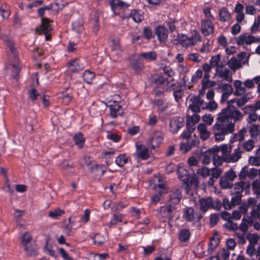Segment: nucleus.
I'll return each instance as SVG.
<instances>
[{"label": "nucleus", "instance_id": "f257e3e1", "mask_svg": "<svg viewBox=\"0 0 260 260\" xmlns=\"http://www.w3.org/2000/svg\"><path fill=\"white\" fill-rule=\"evenodd\" d=\"M253 98L251 92L246 93L239 99L231 100L226 108L218 113L216 122L212 127L215 141H222L225 136L235 131V123L241 120L244 115L237 107H240Z\"/></svg>", "mask_w": 260, "mask_h": 260}, {"label": "nucleus", "instance_id": "f03ea898", "mask_svg": "<svg viewBox=\"0 0 260 260\" xmlns=\"http://www.w3.org/2000/svg\"><path fill=\"white\" fill-rule=\"evenodd\" d=\"M232 146L229 144H224L219 146H214L212 148L213 152L217 153L221 152L223 160L228 163H235L237 162L241 158L242 151L240 146L234 150V152L231 154Z\"/></svg>", "mask_w": 260, "mask_h": 260}, {"label": "nucleus", "instance_id": "7ed1b4c3", "mask_svg": "<svg viewBox=\"0 0 260 260\" xmlns=\"http://www.w3.org/2000/svg\"><path fill=\"white\" fill-rule=\"evenodd\" d=\"M177 168L178 177L185 185V189H189L194 182L197 183L196 175L189 166L180 164L178 165Z\"/></svg>", "mask_w": 260, "mask_h": 260}, {"label": "nucleus", "instance_id": "20e7f679", "mask_svg": "<svg viewBox=\"0 0 260 260\" xmlns=\"http://www.w3.org/2000/svg\"><path fill=\"white\" fill-rule=\"evenodd\" d=\"M154 91L156 95H158L167 91L174 89L175 85L173 79L169 81L162 75H158L154 81Z\"/></svg>", "mask_w": 260, "mask_h": 260}, {"label": "nucleus", "instance_id": "39448f33", "mask_svg": "<svg viewBox=\"0 0 260 260\" xmlns=\"http://www.w3.org/2000/svg\"><path fill=\"white\" fill-rule=\"evenodd\" d=\"M135 156L137 158L146 160L150 156V151L148 148L139 142L136 144V152Z\"/></svg>", "mask_w": 260, "mask_h": 260}, {"label": "nucleus", "instance_id": "423d86ee", "mask_svg": "<svg viewBox=\"0 0 260 260\" xmlns=\"http://www.w3.org/2000/svg\"><path fill=\"white\" fill-rule=\"evenodd\" d=\"M236 41L239 45H249L255 42H260V38H255L252 35L242 34L236 39Z\"/></svg>", "mask_w": 260, "mask_h": 260}, {"label": "nucleus", "instance_id": "0eeeda50", "mask_svg": "<svg viewBox=\"0 0 260 260\" xmlns=\"http://www.w3.org/2000/svg\"><path fill=\"white\" fill-rule=\"evenodd\" d=\"M164 140V134L160 131L153 132L150 135L149 139L150 144L152 149H154L155 146H158L162 143Z\"/></svg>", "mask_w": 260, "mask_h": 260}, {"label": "nucleus", "instance_id": "6e6552de", "mask_svg": "<svg viewBox=\"0 0 260 260\" xmlns=\"http://www.w3.org/2000/svg\"><path fill=\"white\" fill-rule=\"evenodd\" d=\"M109 105L110 110V115L113 118H116L118 115H121L123 113V109L119 103L114 101H110Z\"/></svg>", "mask_w": 260, "mask_h": 260}, {"label": "nucleus", "instance_id": "1a4fd4ad", "mask_svg": "<svg viewBox=\"0 0 260 260\" xmlns=\"http://www.w3.org/2000/svg\"><path fill=\"white\" fill-rule=\"evenodd\" d=\"M200 116L197 113H194L191 116H186V127L190 132H193L196 128L195 125L200 121Z\"/></svg>", "mask_w": 260, "mask_h": 260}, {"label": "nucleus", "instance_id": "9d476101", "mask_svg": "<svg viewBox=\"0 0 260 260\" xmlns=\"http://www.w3.org/2000/svg\"><path fill=\"white\" fill-rule=\"evenodd\" d=\"M52 29V27L49 22V20L46 18L42 19L41 25L37 28V31L40 33H43L45 36L46 40H49L50 36L48 35Z\"/></svg>", "mask_w": 260, "mask_h": 260}, {"label": "nucleus", "instance_id": "9b49d317", "mask_svg": "<svg viewBox=\"0 0 260 260\" xmlns=\"http://www.w3.org/2000/svg\"><path fill=\"white\" fill-rule=\"evenodd\" d=\"M245 88L252 89L255 87V84L257 85V92H260V76H256L252 79H247L243 82Z\"/></svg>", "mask_w": 260, "mask_h": 260}, {"label": "nucleus", "instance_id": "f8f14e48", "mask_svg": "<svg viewBox=\"0 0 260 260\" xmlns=\"http://www.w3.org/2000/svg\"><path fill=\"white\" fill-rule=\"evenodd\" d=\"M183 125V120L181 117H175L170 121V130L173 133H177Z\"/></svg>", "mask_w": 260, "mask_h": 260}, {"label": "nucleus", "instance_id": "ddd939ff", "mask_svg": "<svg viewBox=\"0 0 260 260\" xmlns=\"http://www.w3.org/2000/svg\"><path fill=\"white\" fill-rule=\"evenodd\" d=\"M83 63L77 58L71 60L68 63V69L71 72H77L84 69Z\"/></svg>", "mask_w": 260, "mask_h": 260}, {"label": "nucleus", "instance_id": "4468645a", "mask_svg": "<svg viewBox=\"0 0 260 260\" xmlns=\"http://www.w3.org/2000/svg\"><path fill=\"white\" fill-rule=\"evenodd\" d=\"M200 209L203 212H206L208 210L213 208L214 203L212 198L207 197L200 199Z\"/></svg>", "mask_w": 260, "mask_h": 260}, {"label": "nucleus", "instance_id": "2eb2a0df", "mask_svg": "<svg viewBox=\"0 0 260 260\" xmlns=\"http://www.w3.org/2000/svg\"><path fill=\"white\" fill-rule=\"evenodd\" d=\"M177 40L180 45H181L183 47L186 48L194 46L190 37L185 34H178L177 36Z\"/></svg>", "mask_w": 260, "mask_h": 260}, {"label": "nucleus", "instance_id": "dca6fc26", "mask_svg": "<svg viewBox=\"0 0 260 260\" xmlns=\"http://www.w3.org/2000/svg\"><path fill=\"white\" fill-rule=\"evenodd\" d=\"M155 33L158 40L160 42H165L167 41L168 31L164 26H158L155 29Z\"/></svg>", "mask_w": 260, "mask_h": 260}, {"label": "nucleus", "instance_id": "f3484780", "mask_svg": "<svg viewBox=\"0 0 260 260\" xmlns=\"http://www.w3.org/2000/svg\"><path fill=\"white\" fill-rule=\"evenodd\" d=\"M182 198V193L178 188L173 189L170 193V199L169 202L172 204L177 205L179 203Z\"/></svg>", "mask_w": 260, "mask_h": 260}, {"label": "nucleus", "instance_id": "a211bd4d", "mask_svg": "<svg viewBox=\"0 0 260 260\" xmlns=\"http://www.w3.org/2000/svg\"><path fill=\"white\" fill-rule=\"evenodd\" d=\"M201 30L205 36L212 34L214 31V27L211 21L208 20H203L201 23Z\"/></svg>", "mask_w": 260, "mask_h": 260}, {"label": "nucleus", "instance_id": "6ab92c4d", "mask_svg": "<svg viewBox=\"0 0 260 260\" xmlns=\"http://www.w3.org/2000/svg\"><path fill=\"white\" fill-rule=\"evenodd\" d=\"M7 74L13 78L17 79L18 76L20 71L19 64L16 62L13 64H9L6 67Z\"/></svg>", "mask_w": 260, "mask_h": 260}, {"label": "nucleus", "instance_id": "aec40b11", "mask_svg": "<svg viewBox=\"0 0 260 260\" xmlns=\"http://www.w3.org/2000/svg\"><path fill=\"white\" fill-rule=\"evenodd\" d=\"M197 131L198 132L200 138L205 141L208 139L210 136V133L208 130L207 126L204 123H200L197 126Z\"/></svg>", "mask_w": 260, "mask_h": 260}, {"label": "nucleus", "instance_id": "412c9836", "mask_svg": "<svg viewBox=\"0 0 260 260\" xmlns=\"http://www.w3.org/2000/svg\"><path fill=\"white\" fill-rule=\"evenodd\" d=\"M216 73L219 76L228 81H232V76L230 75V71L225 68H224L222 66L217 67L216 69Z\"/></svg>", "mask_w": 260, "mask_h": 260}, {"label": "nucleus", "instance_id": "4be33fe9", "mask_svg": "<svg viewBox=\"0 0 260 260\" xmlns=\"http://www.w3.org/2000/svg\"><path fill=\"white\" fill-rule=\"evenodd\" d=\"M234 11L236 13V20L238 23H241L245 18L244 11V6L238 3L236 5Z\"/></svg>", "mask_w": 260, "mask_h": 260}, {"label": "nucleus", "instance_id": "5701e85b", "mask_svg": "<svg viewBox=\"0 0 260 260\" xmlns=\"http://www.w3.org/2000/svg\"><path fill=\"white\" fill-rule=\"evenodd\" d=\"M221 89L222 94L221 95V102H223L227 100L228 96L233 92V88L231 85L224 84L222 85Z\"/></svg>", "mask_w": 260, "mask_h": 260}, {"label": "nucleus", "instance_id": "b1692460", "mask_svg": "<svg viewBox=\"0 0 260 260\" xmlns=\"http://www.w3.org/2000/svg\"><path fill=\"white\" fill-rule=\"evenodd\" d=\"M110 5L113 13L116 15H120V12H117V8L120 7H128V5L119 0H111L110 1Z\"/></svg>", "mask_w": 260, "mask_h": 260}, {"label": "nucleus", "instance_id": "393cba45", "mask_svg": "<svg viewBox=\"0 0 260 260\" xmlns=\"http://www.w3.org/2000/svg\"><path fill=\"white\" fill-rule=\"evenodd\" d=\"M219 243V238L218 234H215L210 239L209 243L208 252L211 253L217 247Z\"/></svg>", "mask_w": 260, "mask_h": 260}, {"label": "nucleus", "instance_id": "a878e982", "mask_svg": "<svg viewBox=\"0 0 260 260\" xmlns=\"http://www.w3.org/2000/svg\"><path fill=\"white\" fill-rule=\"evenodd\" d=\"M111 48L113 55H118L122 52L119 40L117 39H114L112 40Z\"/></svg>", "mask_w": 260, "mask_h": 260}, {"label": "nucleus", "instance_id": "bb28decb", "mask_svg": "<svg viewBox=\"0 0 260 260\" xmlns=\"http://www.w3.org/2000/svg\"><path fill=\"white\" fill-rule=\"evenodd\" d=\"M139 56L147 61H153L157 58V54L154 51L142 52Z\"/></svg>", "mask_w": 260, "mask_h": 260}, {"label": "nucleus", "instance_id": "cd10ccee", "mask_svg": "<svg viewBox=\"0 0 260 260\" xmlns=\"http://www.w3.org/2000/svg\"><path fill=\"white\" fill-rule=\"evenodd\" d=\"M229 67L232 70H236L242 68V66L240 61L236 57H232L228 62Z\"/></svg>", "mask_w": 260, "mask_h": 260}, {"label": "nucleus", "instance_id": "c85d7f7f", "mask_svg": "<svg viewBox=\"0 0 260 260\" xmlns=\"http://www.w3.org/2000/svg\"><path fill=\"white\" fill-rule=\"evenodd\" d=\"M219 19L221 21L225 22L230 20L231 16L229 10L225 7L221 8L219 12Z\"/></svg>", "mask_w": 260, "mask_h": 260}, {"label": "nucleus", "instance_id": "c756f323", "mask_svg": "<svg viewBox=\"0 0 260 260\" xmlns=\"http://www.w3.org/2000/svg\"><path fill=\"white\" fill-rule=\"evenodd\" d=\"M243 83L240 80H236L234 83V86L235 88V94L241 95L245 91V86H243Z\"/></svg>", "mask_w": 260, "mask_h": 260}, {"label": "nucleus", "instance_id": "7c9ffc66", "mask_svg": "<svg viewBox=\"0 0 260 260\" xmlns=\"http://www.w3.org/2000/svg\"><path fill=\"white\" fill-rule=\"evenodd\" d=\"M189 101L191 103L188 106V108L194 113H198L200 112L201 109L196 99V96H191Z\"/></svg>", "mask_w": 260, "mask_h": 260}, {"label": "nucleus", "instance_id": "2f4dec72", "mask_svg": "<svg viewBox=\"0 0 260 260\" xmlns=\"http://www.w3.org/2000/svg\"><path fill=\"white\" fill-rule=\"evenodd\" d=\"M129 157L125 154H121L119 155L115 159L116 164L120 167H123L128 161Z\"/></svg>", "mask_w": 260, "mask_h": 260}, {"label": "nucleus", "instance_id": "473e14b6", "mask_svg": "<svg viewBox=\"0 0 260 260\" xmlns=\"http://www.w3.org/2000/svg\"><path fill=\"white\" fill-rule=\"evenodd\" d=\"M130 17L136 22H141L144 18L142 12L140 11L134 10L131 12Z\"/></svg>", "mask_w": 260, "mask_h": 260}, {"label": "nucleus", "instance_id": "72a5a7b5", "mask_svg": "<svg viewBox=\"0 0 260 260\" xmlns=\"http://www.w3.org/2000/svg\"><path fill=\"white\" fill-rule=\"evenodd\" d=\"M32 236L28 232L24 233L21 236V244L22 247L32 244L31 241Z\"/></svg>", "mask_w": 260, "mask_h": 260}, {"label": "nucleus", "instance_id": "f704fd0d", "mask_svg": "<svg viewBox=\"0 0 260 260\" xmlns=\"http://www.w3.org/2000/svg\"><path fill=\"white\" fill-rule=\"evenodd\" d=\"M192 42L193 45L202 42V37L197 30H192L190 31V37H189Z\"/></svg>", "mask_w": 260, "mask_h": 260}, {"label": "nucleus", "instance_id": "c9c22d12", "mask_svg": "<svg viewBox=\"0 0 260 260\" xmlns=\"http://www.w3.org/2000/svg\"><path fill=\"white\" fill-rule=\"evenodd\" d=\"M122 219V215L121 214H114L110 221L106 224V225L109 228H111L118 222H121Z\"/></svg>", "mask_w": 260, "mask_h": 260}, {"label": "nucleus", "instance_id": "e433bc0d", "mask_svg": "<svg viewBox=\"0 0 260 260\" xmlns=\"http://www.w3.org/2000/svg\"><path fill=\"white\" fill-rule=\"evenodd\" d=\"M0 14L3 19H8L10 15V10L8 6L3 4L0 8Z\"/></svg>", "mask_w": 260, "mask_h": 260}, {"label": "nucleus", "instance_id": "4c0bfd02", "mask_svg": "<svg viewBox=\"0 0 260 260\" xmlns=\"http://www.w3.org/2000/svg\"><path fill=\"white\" fill-rule=\"evenodd\" d=\"M64 213V211L59 208H56L51 210L48 214V216L50 217L56 219L59 217L62 216Z\"/></svg>", "mask_w": 260, "mask_h": 260}, {"label": "nucleus", "instance_id": "58836bf2", "mask_svg": "<svg viewBox=\"0 0 260 260\" xmlns=\"http://www.w3.org/2000/svg\"><path fill=\"white\" fill-rule=\"evenodd\" d=\"M23 248L28 255L34 256L37 254V247L32 244L23 247Z\"/></svg>", "mask_w": 260, "mask_h": 260}, {"label": "nucleus", "instance_id": "ea45409f", "mask_svg": "<svg viewBox=\"0 0 260 260\" xmlns=\"http://www.w3.org/2000/svg\"><path fill=\"white\" fill-rule=\"evenodd\" d=\"M75 143L79 148H81L83 147L84 144L85 139L83 135L81 133L76 134L74 138Z\"/></svg>", "mask_w": 260, "mask_h": 260}, {"label": "nucleus", "instance_id": "a19ab883", "mask_svg": "<svg viewBox=\"0 0 260 260\" xmlns=\"http://www.w3.org/2000/svg\"><path fill=\"white\" fill-rule=\"evenodd\" d=\"M245 185V183L242 181L236 183L234 187V191L232 193V194L234 195L235 193L241 194Z\"/></svg>", "mask_w": 260, "mask_h": 260}, {"label": "nucleus", "instance_id": "79ce46f5", "mask_svg": "<svg viewBox=\"0 0 260 260\" xmlns=\"http://www.w3.org/2000/svg\"><path fill=\"white\" fill-rule=\"evenodd\" d=\"M241 147L246 151H250L253 149L254 146V141L251 139L244 142L240 144Z\"/></svg>", "mask_w": 260, "mask_h": 260}, {"label": "nucleus", "instance_id": "37998d69", "mask_svg": "<svg viewBox=\"0 0 260 260\" xmlns=\"http://www.w3.org/2000/svg\"><path fill=\"white\" fill-rule=\"evenodd\" d=\"M193 209L191 207L187 208L184 210V215L188 221H192L194 219Z\"/></svg>", "mask_w": 260, "mask_h": 260}, {"label": "nucleus", "instance_id": "c03bdc74", "mask_svg": "<svg viewBox=\"0 0 260 260\" xmlns=\"http://www.w3.org/2000/svg\"><path fill=\"white\" fill-rule=\"evenodd\" d=\"M83 78L85 82L88 83H90L94 78V74L91 71L86 70L83 75Z\"/></svg>", "mask_w": 260, "mask_h": 260}, {"label": "nucleus", "instance_id": "a18cd8bd", "mask_svg": "<svg viewBox=\"0 0 260 260\" xmlns=\"http://www.w3.org/2000/svg\"><path fill=\"white\" fill-rule=\"evenodd\" d=\"M154 104L157 107L158 109L161 111L165 110L168 107V103L162 100H156L154 102Z\"/></svg>", "mask_w": 260, "mask_h": 260}, {"label": "nucleus", "instance_id": "49530a36", "mask_svg": "<svg viewBox=\"0 0 260 260\" xmlns=\"http://www.w3.org/2000/svg\"><path fill=\"white\" fill-rule=\"evenodd\" d=\"M221 56L218 54L211 57L210 59V63L213 68L215 67L216 69L217 67L220 66V65L219 64Z\"/></svg>", "mask_w": 260, "mask_h": 260}, {"label": "nucleus", "instance_id": "de8ad7c7", "mask_svg": "<svg viewBox=\"0 0 260 260\" xmlns=\"http://www.w3.org/2000/svg\"><path fill=\"white\" fill-rule=\"evenodd\" d=\"M190 237V232L188 230L184 229L180 231L179 235V239L183 242L187 241Z\"/></svg>", "mask_w": 260, "mask_h": 260}, {"label": "nucleus", "instance_id": "09e8293b", "mask_svg": "<svg viewBox=\"0 0 260 260\" xmlns=\"http://www.w3.org/2000/svg\"><path fill=\"white\" fill-rule=\"evenodd\" d=\"M176 205L168 201L166 205L164 206L170 217H171L172 213L176 210Z\"/></svg>", "mask_w": 260, "mask_h": 260}, {"label": "nucleus", "instance_id": "8fccbe9b", "mask_svg": "<svg viewBox=\"0 0 260 260\" xmlns=\"http://www.w3.org/2000/svg\"><path fill=\"white\" fill-rule=\"evenodd\" d=\"M211 151L213 152L212 149L209 150L207 153L203 155L202 161L203 164L208 165L211 162L213 155V154L211 153Z\"/></svg>", "mask_w": 260, "mask_h": 260}, {"label": "nucleus", "instance_id": "3c124183", "mask_svg": "<svg viewBox=\"0 0 260 260\" xmlns=\"http://www.w3.org/2000/svg\"><path fill=\"white\" fill-rule=\"evenodd\" d=\"M259 126L258 125L254 124L249 127V133L252 138H256L258 135Z\"/></svg>", "mask_w": 260, "mask_h": 260}, {"label": "nucleus", "instance_id": "603ef678", "mask_svg": "<svg viewBox=\"0 0 260 260\" xmlns=\"http://www.w3.org/2000/svg\"><path fill=\"white\" fill-rule=\"evenodd\" d=\"M230 180L225 177H222L220 180V185L224 189L231 188L233 186V184L229 181Z\"/></svg>", "mask_w": 260, "mask_h": 260}, {"label": "nucleus", "instance_id": "864d4df0", "mask_svg": "<svg viewBox=\"0 0 260 260\" xmlns=\"http://www.w3.org/2000/svg\"><path fill=\"white\" fill-rule=\"evenodd\" d=\"M158 216L159 218L167 219L171 217L164 206L159 208L158 212Z\"/></svg>", "mask_w": 260, "mask_h": 260}, {"label": "nucleus", "instance_id": "5fc2aeb1", "mask_svg": "<svg viewBox=\"0 0 260 260\" xmlns=\"http://www.w3.org/2000/svg\"><path fill=\"white\" fill-rule=\"evenodd\" d=\"M197 173L199 175L202 176L203 178H206L209 176L210 170L209 169L206 167H202L201 168H199L197 170Z\"/></svg>", "mask_w": 260, "mask_h": 260}, {"label": "nucleus", "instance_id": "6e6d98bb", "mask_svg": "<svg viewBox=\"0 0 260 260\" xmlns=\"http://www.w3.org/2000/svg\"><path fill=\"white\" fill-rule=\"evenodd\" d=\"M93 240L94 244L101 245L105 242V239L103 236L99 234H95V235L93 237Z\"/></svg>", "mask_w": 260, "mask_h": 260}, {"label": "nucleus", "instance_id": "4d7b16f0", "mask_svg": "<svg viewBox=\"0 0 260 260\" xmlns=\"http://www.w3.org/2000/svg\"><path fill=\"white\" fill-rule=\"evenodd\" d=\"M202 120L206 123L207 125H211L214 120V117L210 114H207L202 117Z\"/></svg>", "mask_w": 260, "mask_h": 260}, {"label": "nucleus", "instance_id": "13d9d810", "mask_svg": "<svg viewBox=\"0 0 260 260\" xmlns=\"http://www.w3.org/2000/svg\"><path fill=\"white\" fill-rule=\"evenodd\" d=\"M191 148V147L189 145V143L188 142L187 140L186 141H182L180 146V149L181 151H182L183 153H185L188 151H189Z\"/></svg>", "mask_w": 260, "mask_h": 260}, {"label": "nucleus", "instance_id": "bf43d9fd", "mask_svg": "<svg viewBox=\"0 0 260 260\" xmlns=\"http://www.w3.org/2000/svg\"><path fill=\"white\" fill-rule=\"evenodd\" d=\"M73 29L77 33L81 32L83 30V24L81 21H75L73 23Z\"/></svg>", "mask_w": 260, "mask_h": 260}, {"label": "nucleus", "instance_id": "052dcab7", "mask_svg": "<svg viewBox=\"0 0 260 260\" xmlns=\"http://www.w3.org/2000/svg\"><path fill=\"white\" fill-rule=\"evenodd\" d=\"M217 104L214 100H212L207 103L206 109L209 111L213 112L215 111L217 109Z\"/></svg>", "mask_w": 260, "mask_h": 260}, {"label": "nucleus", "instance_id": "680f3d73", "mask_svg": "<svg viewBox=\"0 0 260 260\" xmlns=\"http://www.w3.org/2000/svg\"><path fill=\"white\" fill-rule=\"evenodd\" d=\"M203 94H202L200 93L199 95L198 96H196V99L198 102V105L200 106V108L202 109H206L207 105V103L205 102L202 99L201 96H203Z\"/></svg>", "mask_w": 260, "mask_h": 260}, {"label": "nucleus", "instance_id": "e2e57ef3", "mask_svg": "<svg viewBox=\"0 0 260 260\" xmlns=\"http://www.w3.org/2000/svg\"><path fill=\"white\" fill-rule=\"evenodd\" d=\"M62 102L64 105H68L72 100V96L68 93L62 92L61 94Z\"/></svg>", "mask_w": 260, "mask_h": 260}, {"label": "nucleus", "instance_id": "0e129e2a", "mask_svg": "<svg viewBox=\"0 0 260 260\" xmlns=\"http://www.w3.org/2000/svg\"><path fill=\"white\" fill-rule=\"evenodd\" d=\"M213 163L215 167L221 166L222 164L223 159L222 157L217 155H212Z\"/></svg>", "mask_w": 260, "mask_h": 260}, {"label": "nucleus", "instance_id": "69168bd1", "mask_svg": "<svg viewBox=\"0 0 260 260\" xmlns=\"http://www.w3.org/2000/svg\"><path fill=\"white\" fill-rule=\"evenodd\" d=\"M233 197L231 199V204L233 206H236L240 204L241 201V194L235 193L232 195Z\"/></svg>", "mask_w": 260, "mask_h": 260}, {"label": "nucleus", "instance_id": "338daca9", "mask_svg": "<svg viewBox=\"0 0 260 260\" xmlns=\"http://www.w3.org/2000/svg\"><path fill=\"white\" fill-rule=\"evenodd\" d=\"M250 245H255L258 241L259 237L257 234H251L248 237Z\"/></svg>", "mask_w": 260, "mask_h": 260}, {"label": "nucleus", "instance_id": "774afa93", "mask_svg": "<svg viewBox=\"0 0 260 260\" xmlns=\"http://www.w3.org/2000/svg\"><path fill=\"white\" fill-rule=\"evenodd\" d=\"M245 13L247 15H254L257 13V10L252 5L246 6Z\"/></svg>", "mask_w": 260, "mask_h": 260}]
</instances>
